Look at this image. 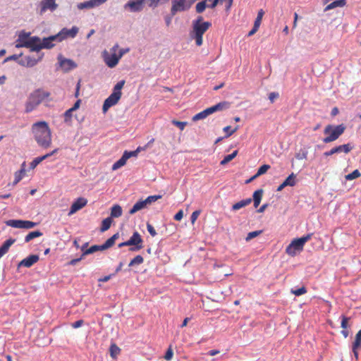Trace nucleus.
I'll list each match as a JSON object with an SVG mask.
<instances>
[{"label":"nucleus","instance_id":"nucleus-1","mask_svg":"<svg viewBox=\"0 0 361 361\" xmlns=\"http://www.w3.org/2000/svg\"><path fill=\"white\" fill-rule=\"evenodd\" d=\"M32 132L37 143L41 147L47 149L51 144V133L46 121H39L32 126Z\"/></svg>","mask_w":361,"mask_h":361},{"label":"nucleus","instance_id":"nucleus-2","mask_svg":"<svg viewBox=\"0 0 361 361\" xmlns=\"http://www.w3.org/2000/svg\"><path fill=\"white\" fill-rule=\"evenodd\" d=\"M51 94L42 88L34 90L28 97L25 103V112L30 113L37 108L42 102L47 100Z\"/></svg>","mask_w":361,"mask_h":361},{"label":"nucleus","instance_id":"nucleus-3","mask_svg":"<svg viewBox=\"0 0 361 361\" xmlns=\"http://www.w3.org/2000/svg\"><path fill=\"white\" fill-rule=\"evenodd\" d=\"M125 80H122L118 82L113 89V92L104 100L102 106V111L106 113L109 108L116 105L120 100L122 92L121 90L125 85Z\"/></svg>","mask_w":361,"mask_h":361},{"label":"nucleus","instance_id":"nucleus-4","mask_svg":"<svg viewBox=\"0 0 361 361\" xmlns=\"http://www.w3.org/2000/svg\"><path fill=\"white\" fill-rule=\"evenodd\" d=\"M345 126L343 124L338 126L327 125L324 130V133L326 137L323 139V142L329 143L336 140L345 131Z\"/></svg>","mask_w":361,"mask_h":361},{"label":"nucleus","instance_id":"nucleus-5","mask_svg":"<svg viewBox=\"0 0 361 361\" xmlns=\"http://www.w3.org/2000/svg\"><path fill=\"white\" fill-rule=\"evenodd\" d=\"M312 235V234L310 233L302 236V238L294 239L286 247V252L290 256H295L298 252H301L303 250L305 243L311 239Z\"/></svg>","mask_w":361,"mask_h":361},{"label":"nucleus","instance_id":"nucleus-6","mask_svg":"<svg viewBox=\"0 0 361 361\" xmlns=\"http://www.w3.org/2000/svg\"><path fill=\"white\" fill-rule=\"evenodd\" d=\"M202 17H200L193 25V38L195 39V43L197 46H201L203 42L202 36L204 33L209 28L212 24L209 22L201 23Z\"/></svg>","mask_w":361,"mask_h":361},{"label":"nucleus","instance_id":"nucleus-7","mask_svg":"<svg viewBox=\"0 0 361 361\" xmlns=\"http://www.w3.org/2000/svg\"><path fill=\"white\" fill-rule=\"evenodd\" d=\"M229 107V104L227 102H222L216 104V105H214L212 106H210L209 108H207L206 109L202 111L201 112L195 114L192 116V121H197L199 120H202L206 118L208 116L212 114L214 112L221 111L224 109H227Z\"/></svg>","mask_w":361,"mask_h":361},{"label":"nucleus","instance_id":"nucleus-8","mask_svg":"<svg viewBox=\"0 0 361 361\" xmlns=\"http://www.w3.org/2000/svg\"><path fill=\"white\" fill-rule=\"evenodd\" d=\"M118 50V44H116L110 49V53L106 51H104V61L108 67L114 68L118 64L119 60L121 59L117 53Z\"/></svg>","mask_w":361,"mask_h":361},{"label":"nucleus","instance_id":"nucleus-9","mask_svg":"<svg viewBox=\"0 0 361 361\" xmlns=\"http://www.w3.org/2000/svg\"><path fill=\"white\" fill-rule=\"evenodd\" d=\"M6 225L13 228L30 229L34 228L37 223L27 220L11 219L6 222Z\"/></svg>","mask_w":361,"mask_h":361},{"label":"nucleus","instance_id":"nucleus-10","mask_svg":"<svg viewBox=\"0 0 361 361\" xmlns=\"http://www.w3.org/2000/svg\"><path fill=\"white\" fill-rule=\"evenodd\" d=\"M128 240L130 246H133L129 249L131 252L138 251L143 247V240L137 231L134 232Z\"/></svg>","mask_w":361,"mask_h":361},{"label":"nucleus","instance_id":"nucleus-11","mask_svg":"<svg viewBox=\"0 0 361 361\" xmlns=\"http://www.w3.org/2000/svg\"><path fill=\"white\" fill-rule=\"evenodd\" d=\"M353 149V146L350 143L341 145L332 148L331 150L325 152L324 155L325 157L331 156L336 153L344 152L345 154L349 153Z\"/></svg>","mask_w":361,"mask_h":361},{"label":"nucleus","instance_id":"nucleus-12","mask_svg":"<svg viewBox=\"0 0 361 361\" xmlns=\"http://www.w3.org/2000/svg\"><path fill=\"white\" fill-rule=\"evenodd\" d=\"M190 6V4H187V0H173L171 10V14L175 15L177 12L185 11Z\"/></svg>","mask_w":361,"mask_h":361},{"label":"nucleus","instance_id":"nucleus-13","mask_svg":"<svg viewBox=\"0 0 361 361\" xmlns=\"http://www.w3.org/2000/svg\"><path fill=\"white\" fill-rule=\"evenodd\" d=\"M25 48H28L32 51H39L42 49L41 39L37 36L30 37L29 42L25 44Z\"/></svg>","mask_w":361,"mask_h":361},{"label":"nucleus","instance_id":"nucleus-14","mask_svg":"<svg viewBox=\"0 0 361 361\" xmlns=\"http://www.w3.org/2000/svg\"><path fill=\"white\" fill-rule=\"evenodd\" d=\"M61 42L58 34L45 37L41 40V47L42 49H51L54 47V42Z\"/></svg>","mask_w":361,"mask_h":361},{"label":"nucleus","instance_id":"nucleus-15","mask_svg":"<svg viewBox=\"0 0 361 361\" xmlns=\"http://www.w3.org/2000/svg\"><path fill=\"white\" fill-rule=\"evenodd\" d=\"M145 0H130L126 5L125 8L129 9L131 12L140 11L143 8Z\"/></svg>","mask_w":361,"mask_h":361},{"label":"nucleus","instance_id":"nucleus-16","mask_svg":"<svg viewBox=\"0 0 361 361\" xmlns=\"http://www.w3.org/2000/svg\"><path fill=\"white\" fill-rule=\"evenodd\" d=\"M87 203V200L84 197H78L71 205L68 215H72L78 210L83 208Z\"/></svg>","mask_w":361,"mask_h":361},{"label":"nucleus","instance_id":"nucleus-17","mask_svg":"<svg viewBox=\"0 0 361 361\" xmlns=\"http://www.w3.org/2000/svg\"><path fill=\"white\" fill-rule=\"evenodd\" d=\"M78 32V28L77 27H73L71 29L63 28L62 29L58 35H59V38L61 41L63 40L67 37H75Z\"/></svg>","mask_w":361,"mask_h":361},{"label":"nucleus","instance_id":"nucleus-18","mask_svg":"<svg viewBox=\"0 0 361 361\" xmlns=\"http://www.w3.org/2000/svg\"><path fill=\"white\" fill-rule=\"evenodd\" d=\"M57 6L55 0H42L41 1L40 14H43L47 10L54 11Z\"/></svg>","mask_w":361,"mask_h":361},{"label":"nucleus","instance_id":"nucleus-19","mask_svg":"<svg viewBox=\"0 0 361 361\" xmlns=\"http://www.w3.org/2000/svg\"><path fill=\"white\" fill-rule=\"evenodd\" d=\"M39 256L37 255H31L23 259L18 264V267H30L34 264L38 262Z\"/></svg>","mask_w":361,"mask_h":361},{"label":"nucleus","instance_id":"nucleus-20","mask_svg":"<svg viewBox=\"0 0 361 361\" xmlns=\"http://www.w3.org/2000/svg\"><path fill=\"white\" fill-rule=\"evenodd\" d=\"M58 150H59V149H55L49 153H47L43 156L37 157L35 158L30 163V168L32 169H35L42 161H44L47 158L55 154L58 152Z\"/></svg>","mask_w":361,"mask_h":361},{"label":"nucleus","instance_id":"nucleus-21","mask_svg":"<svg viewBox=\"0 0 361 361\" xmlns=\"http://www.w3.org/2000/svg\"><path fill=\"white\" fill-rule=\"evenodd\" d=\"M106 1L107 0H90L83 3H80L78 4V7L80 9L93 8L105 3Z\"/></svg>","mask_w":361,"mask_h":361},{"label":"nucleus","instance_id":"nucleus-22","mask_svg":"<svg viewBox=\"0 0 361 361\" xmlns=\"http://www.w3.org/2000/svg\"><path fill=\"white\" fill-rule=\"evenodd\" d=\"M361 348V329L356 334L355 341L353 343L352 350L356 360L358 359V349Z\"/></svg>","mask_w":361,"mask_h":361},{"label":"nucleus","instance_id":"nucleus-23","mask_svg":"<svg viewBox=\"0 0 361 361\" xmlns=\"http://www.w3.org/2000/svg\"><path fill=\"white\" fill-rule=\"evenodd\" d=\"M30 32H23L18 35V38L17 39V44H16V48L25 47V44L29 42L30 39Z\"/></svg>","mask_w":361,"mask_h":361},{"label":"nucleus","instance_id":"nucleus-24","mask_svg":"<svg viewBox=\"0 0 361 361\" xmlns=\"http://www.w3.org/2000/svg\"><path fill=\"white\" fill-rule=\"evenodd\" d=\"M61 66L66 71H68L76 68V63L71 59H63L60 61Z\"/></svg>","mask_w":361,"mask_h":361},{"label":"nucleus","instance_id":"nucleus-25","mask_svg":"<svg viewBox=\"0 0 361 361\" xmlns=\"http://www.w3.org/2000/svg\"><path fill=\"white\" fill-rule=\"evenodd\" d=\"M15 239L9 238L3 243L0 247V258L8 251L9 247L15 243Z\"/></svg>","mask_w":361,"mask_h":361},{"label":"nucleus","instance_id":"nucleus-26","mask_svg":"<svg viewBox=\"0 0 361 361\" xmlns=\"http://www.w3.org/2000/svg\"><path fill=\"white\" fill-rule=\"evenodd\" d=\"M118 233L114 234L111 238L107 239L103 245H102V249H104V250L112 247L114 245L115 241L118 238Z\"/></svg>","mask_w":361,"mask_h":361},{"label":"nucleus","instance_id":"nucleus-27","mask_svg":"<svg viewBox=\"0 0 361 361\" xmlns=\"http://www.w3.org/2000/svg\"><path fill=\"white\" fill-rule=\"evenodd\" d=\"M147 207V204L145 203V200H140L137 202L133 207L130 209L129 214H134L137 212Z\"/></svg>","mask_w":361,"mask_h":361},{"label":"nucleus","instance_id":"nucleus-28","mask_svg":"<svg viewBox=\"0 0 361 361\" xmlns=\"http://www.w3.org/2000/svg\"><path fill=\"white\" fill-rule=\"evenodd\" d=\"M44 54H42L37 59L34 57L27 56H25V67H33L35 66L39 61H40L43 57Z\"/></svg>","mask_w":361,"mask_h":361},{"label":"nucleus","instance_id":"nucleus-29","mask_svg":"<svg viewBox=\"0 0 361 361\" xmlns=\"http://www.w3.org/2000/svg\"><path fill=\"white\" fill-rule=\"evenodd\" d=\"M251 202H252L251 198H247L245 200H242L235 203L234 204H233L232 209L234 211L238 210L243 207H245L249 205Z\"/></svg>","mask_w":361,"mask_h":361},{"label":"nucleus","instance_id":"nucleus-30","mask_svg":"<svg viewBox=\"0 0 361 361\" xmlns=\"http://www.w3.org/2000/svg\"><path fill=\"white\" fill-rule=\"evenodd\" d=\"M25 163L24 162L22 164L21 169L19 171H16L15 173V179H14V181H13V185H16L25 176Z\"/></svg>","mask_w":361,"mask_h":361},{"label":"nucleus","instance_id":"nucleus-31","mask_svg":"<svg viewBox=\"0 0 361 361\" xmlns=\"http://www.w3.org/2000/svg\"><path fill=\"white\" fill-rule=\"evenodd\" d=\"M263 190L259 189L254 192L253 193V202H254V207L257 208L262 200V195H263Z\"/></svg>","mask_w":361,"mask_h":361},{"label":"nucleus","instance_id":"nucleus-32","mask_svg":"<svg viewBox=\"0 0 361 361\" xmlns=\"http://www.w3.org/2000/svg\"><path fill=\"white\" fill-rule=\"evenodd\" d=\"M346 4V0H338L334 1L332 3L327 5L324 9L325 11L333 9L336 7H343Z\"/></svg>","mask_w":361,"mask_h":361},{"label":"nucleus","instance_id":"nucleus-33","mask_svg":"<svg viewBox=\"0 0 361 361\" xmlns=\"http://www.w3.org/2000/svg\"><path fill=\"white\" fill-rule=\"evenodd\" d=\"M122 215V208L118 204L114 205L111 209V216L114 218L120 217Z\"/></svg>","mask_w":361,"mask_h":361},{"label":"nucleus","instance_id":"nucleus-34","mask_svg":"<svg viewBox=\"0 0 361 361\" xmlns=\"http://www.w3.org/2000/svg\"><path fill=\"white\" fill-rule=\"evenodd\" d=\"M127 160L128 159L126 158V156L123 154V156L113 164L112 170L116 171L120 169L126 164Z\"/></svg>","mask_w":361,"mask_h":361},{"label":"nucleus","instance_id":"nucleus-35","mask_svg":"<svg viewBox=\"0 0 361 361\" xmlns=\"http://www.w3.org/2000/svg\"><path fill=\"white\" fill-rule=\"evenodd\" d=\"M43 234L41 231H32V232H30L25 238V241L26 243H28L30 242V240H32V239L35 238H38V237H40L42 236Z\"/></svg>","mask_w":361,"mask_h":361},{"label":"nucleus","instance_id":"nucleus-36","mask_svg":"<svg viewBox=\"0 0 361 361\" xmlns=\"http://www.w3.org/2000/svg\"><path fill=\"white\" fill-rule=\"evenodd\" d=\"M111 223H112L111 217H107V218L104 219L102 222V226H101L100 231L102 232H104V231H107L110 228Z\"/></svg>","mask_w":361,"mask_h":361},{"label":"nucleus","instance_id":"nucleus-37","mask_svg":"<svg viewBox=\"0 0 361 361\" xmlns=\"http://www.w3.org/2000/svg\"><path fill=\"white\" fill-rule=\"evenodd\" d=\"M295 178L296 176L293 173H292L283 181L284 185H286V186H294L296 184Z\"/></svg>","mask_w":361,"mask_h":361},{"label":"nucleus","instance_id":"nucleus-38","mask_svg":"<svg viewBox=\"0 0 361 361\" xmlns=\"http://www.w3.org/2000/svg\"><path fill=\"white\" fill-rule=\"evenodd\" d=\"M238 154V150H235L231 154L226 155L220 162L221 165H225L233 160Z\"/></svg>","mask_w":361,"mask_h":361},{"label":"nucleus","instance_id":"nucleus-39","mask_svg":"<svg viewBox=\"0 0 361 361\" xmlns=\"http://www.w3.org/2000/svg\"><path fill=\"white\" fill-rule=\"evenodd\" d=\"M109 351L111 357L112 358H116L120 353L121 350L115 343H113L110 345Z\"/></svg>","mask_w":361,"mask_h":361},{"label":"nucleus","instance_id":"nucleus-40","mask_svg":"<svg viewBox=\"0 0 361 361\" xmlns=\"http://www.w3.org/2000/svg\"><path fill=\"white\" fill-rule=\"evenodd\" d=\"M144 259L141 255H137L134 257L129 263V267H133L135 265H139L143 263Z\"/></svg>","mask_w":361,"mask_h":361},{"label":"nucleus","instance_id":"nucleus-41","mask_svg":"<svg viewBox=\"0 0 361 361\" xmlns=\"http://www.w3.org/2000/svg\"><path fill=\"white\" fill-rule=\"evenodd\" d=\"M360 176H361V173L359 171V170L355 169L352 173L346 175L345 176V179L351 180H353V179L359 178Z\"/></svg>","mask_w":361,"mask_h":361},{"label":"nucleus","instance_id":"nucleus-42","mask_svg":"<svg viewBox=\"0 0 361 361\" xmlns=\"http://www.w3.org/2000/svg\"><path fill=\"white\" fill-rule=\"evenodd\" d=\"M269 169H270V166L268 164H264V165L261 166L258 169L257 172L255 175V177H258V176L265 173Z\"/></svg>","mask_w":361,"mask_h":361},{"label":"nucleus","instance_id":"nucleus-43","mask_svg":"<svg viewBox=\"0 0 361 361\" xmlns=\"http://www.w3.org/2000/svg\"><path fill=\"white\" fill-rule=\"evenodd\" d=\"M207 6L206 1H202L196 4L195 8L198 13H202Z\"/></svg>","mask_w":361,"mask_h":361},{"label":"nucleus","instance_id":"nucleus-44","mask_svg":"<svg viewBox=\"0 0 361 361\" xmlns=\"http://www.w3.org/2000/svg\"><path fill=\"white\" fill-rule=\"evenodd\" d=\"M99 250H104V249H102V245H92L89 249H87L83 254L90 255Z\"/></svg>","mask_w":361,"mask_h":361},{"label":"nucleus","instance_id":"nucleus-45","mask_svg":"<svg viewBox=\"0 0 361 361\" xmlns=\"http://www.w3.org/2000/svg\"><path fill=\"white\" fill-rule=\"evenodd\" d=\"M264 15V11L262 9H260L258 11L257 16L255 20L254 25L259 27L261 24L262 19Z\"/></svg>","mask_w":361,"mask_h":361},{"label":"nucleus","instance_id":"nucleus-46","mask_svg":"<svg viewBox=\"0 0 361 361\" xmlns=\"http://www.w3.org/2000/svg\"><path fill=\"white\" fill-rule=\"evenodd\" d=\"M231 128L230 126H227L223 128L224 132L226 133V137L232 135L238 129V126H237L233 130H231Z\"/></svg>","mask_w":361,"mask_h":361},{"label":"nucleus","instance_id":"nucleus-47","mask_svg":"<svg viewBox=\"0 0 361 361\" xmlns=\"http://www.w3.org/2000/svg\"><path fill=\"white\" fill-rule=\"evenodd\" d=\"M291 293L294 294L296 296H300L301 295H303L307 293V289L305 286H302L298 289L296 290H291Z\"/></svg>","mask_w":361,"mask_h":361},{"label":"nucleus","instance_id":"nucleus-48","mask_svg":"<svg viewBox=\"0 0 361 361\" xmlns=\"http://www.w3.org/2000/svg\"><path fill=\"white\" fill-rule=\"evenodd\" d=\"M161 197V195H151V196H149L147 197L145 201V203L147 204H149L157 200H158L159 199H160Z\"/></svg>","mask_w":361,"mask_h":361},{"label":"nucleus","instance_id":"nucleus-49","mask_svg":"<svg viewBox=\"0 0 361 361\" xmlns=\"http://www.w3.org/2000/svg\"><path fill=\"white\" fill-rule=\"evenodd\" d=\"M262 231H252V232H250L247 237L245 238V240L246 241H249L251 239L258 236L259 234L262 233Z\"/></svg>","mask_w":361,"mask_h":361},{"label":"nucleus","instance_id":"nucleus-50","mask_svg":"<svg viewBox=\"0 0 361 361\" xmlns=\"http://www.w3.org/2000/svg\"><path fill=\"white\" fill-rule=\"evenodd\" d=\"M172 123L177 126L178 128H179L181 130H183L185 127L187 125V122H183V121H176V120H173L172 121Z\"/></svg>","mask_w":361,"mask_h":361},{"label":"nucleus","instance_id":"nucleus-51","mask_svg":"<svg viewBox=\"0 0 361 361\" xmlns=\"http://www.w3.org/2000/svg\"><path fill=\"white\" fill-rule=\"evenodd\" d=\"M307 157V151L303 150L295 154V158L298 160L306 159Z\"/></svg>","mask_w":361,"mask_h":361},{"label":"nucleus","instance_id":"nucleus-52","mask_svg":"<svg viewBox=\"0 0 361 361\" xmlns=\"http://www.w3.org/2000/svg\"><path fill=\"white\" fill-rule=\"evenodd\" d=\"M200 213H201L200 210H196L192 213L191 217H190L192 224H195V222L197 219L198 216H200Z\"/></svg>","mask_w":361,"mask_h":361},{"label":"nucleus","instance_id":"nucleus-53","mask_svg":"<svg viewBox=\"0 0 361 361\" xmlns=\"http://www.w3.org/2000/svg\"><path fill=\"white\" fill-rule=\"evenodd\" d=\"M173 355V350H172L171 347H169L164 355V359L167 361H169L172 359Z\"/></svg>","mask_w":361,"mask_h":361},{"label":"nucleus","instance_id":"nucleus-54","mask_svg":"<svg viewBox=\"0 0 361 361\" xmlns=\"http://www.w3.org/2000/svg\"><path fill=\"white\" fill-rule=\"evenodd\" d=\"M147 229L148 231V232L149 233V234L152 236V237H154L156 235H157V232L154 229V228L153 227L152 225H151L150 224H147Z\"/></svg>","mask_w":361,"mask_h":361},{"label":"nucleus","instance_id":"nucleus-55","mask_svg":"<svg viewBox=\"0 0 361 361\" xmlns=\"http://www.w3.org/2000/svg\"><path fill=\"white\" fill-rule=\"evenodd\" d=\"M23 55V54H13L11 56H8L6 59H5L4 62L9 61H17L18 59Z\"/></svg>","mask_w":361,"mask_h":361},{"label":"nucleus","instance_id":"nucleus-56","mask_svg":"<svg viewBox=\"0 0 361 361\" xmlns=\"http://www.w3.org/2000/svg\"><path fill=\"white\" fill-rule=\"evenodd\" d=\"M72 112H73V110L71 109H68L67 111H65V113H64V119H65L66 122H67V121L71 120V118L72 117Z\"/></svg>","mask_w":361,"mask_h":361},{"label":"nucleus","instance_id":"nucleus-57","mask_svg":"<svg viewBox=\"0 0 361 361\" xmlns=\"http://www.w3.org/2000/svg\"><path fill=\"white\" fill-rule=\"evenodd\" d=\"M137 153L135 150L131 151V152L125 151L123 153V155L126 156V158L127 159H130L132 157H135V156H137Z\"/></svg>","mask_w":361,"mask_h":361},{"label":"nucleus","instance_id":"nucleus-58","mask_svg":"<svg viewBox=\"0 0 361 361\" xmlns=\"http://www.w3.org/2000/svg\"><path fill=\"white\" fill-rule=\"evenodd\" d=\"M348 320L349 318L346 317L345 316H342L341 327L343 329H346L348 328Z\"/></svg>","mask_w":361,"mask_h":361},{"label":"nucleus","instance_id":"nucleus-59","mask_svg":"<svg viewBox=\"0 0 361 361\" xmlns=\"http://www.w3.org/2000/svg\"><path fill=\"white\" fill-rule=\"evenodd\" d=\"M84 324V321L82 319L78 320L75 322H73L71 324V326L74 329H77L80 327Z\"/></svg>","mask_w":361,"mask_h":361},{"label":"nucleus","instance_id":"nucleus-60","mask_svg":"<svg viewBox=\"0 0 361 361\" xmlns=\"http://www.w3.org/2000/svg\"><path fill=\"white\" fill-rule=\"evenodd\" d=\"M279 97V93L277 92H271L269 94V99L270 100V102L271 103H273L274 102V100Z\"/></svg>","mask_w":361,"mask_h":361},{"label":"nucleus","instance_id":"nucleus-61","mask_svg":"<svg viewBox=\"0 0 361 361\" xmlns=\"http://www.w3.org/2000/svg\"><path fill=\"white\" fill-rule=\"evenodd\" d=\"M183 217V210L178 211L174 216V219L176 221H180Z\"/></svg>","mask_w":361,"mask_h":361},{"label":"nucleus","instance_id":"nucleus-62","mask_svg":"<svg viewBox=\"0 0 361 361\" xmlns=\"http://www.w3.org/2000/svg\"><path fill=\"white\" fill-rule=\"evenodd\" d=\"M80 103H81L80 99H78L76 101V102L74 104L73 106L71 108L73 110V111L77 110L80 107Z\"/></svg>","mask_w":361,"mask_h":361},{"label":"nucleus","instance_id":"nucleus-63","mask_svg":"<svg viewBox=\"0 0 361 361\" xmlns=\"http://www.w3.org/2000/svg\"><path fill=\"white\" fill-rule=\"evenodd\" d=\"M259 27L258 26H256L254 25L253 27L252 28V30L249 32L248 33V36H252L259 29Z\"/></svg>","mask_w":361,"mask_h":361},{"label":"nucleus","instance_id":"nucleus-64","mask_svg":"<svg viewBox=\"0 0 361 361\" xmlns=\"http://www.w3.org/2000/svg\"><path fill=\"white\" fill-rule=\"evenodd\" d=\"M219 2H221L220 0H213L212 3L210 5H208L207 7L214 8Z\"/></svg>","mask_w":361,"mask_h":361}]
</instances>
